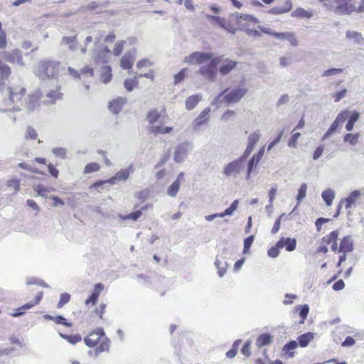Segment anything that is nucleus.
<instances>
[{"label":"nucleus","mask_w":364,"mask_h":364,"mask_svg":"<svg viewBox=\"0 0 364 364\" xmlns=\"http://www.w3.org/2000/svg\"><path fill=\"white\" fill-rule=\"evenodd\" d=\"M6 92L9 98V100H4V106L0 107V112L19 111L23 108H26L28 111L32 112L36 109L40 105L39 101L42 94L38 90L28 95V97L23 102H21V100L25 95V88L8 87Z\"/></svg>","instance_id":"f257e3e1"},{"label":"nucleus","mask_w":364,"mask_h":364,"mask_svg":"<svg viewBox=\"0 0 364 364\" xmlns=\"http://www.w3.org/2000/svg\"><path fill=\"white\" fill-rule=\"evenodd\" d=\"M85 345L90 348H93L100 343V345L96 347L94 350H90L88 354L90 355H95V357L98 356L103 352H109L110 348V340L105 335L102 328H97L89 335L84 338Z\"/></svg>","instance_id":"f03ea898"},{"label":"nucleus","mask_w":364,"mask_h":364,"mask_svg":"<svg viewBox=\"0 0 364 364\" xmlns=\"http://www.w3.org/2000/svg\"><path fill=\"white\" fill-rule=\"evenodd\" d=\"M60 68V63L53 60H41L36 66L34 73L41 79L56 78Z\"/></svg>","instance_id":"7ed1b4c3"},{"label":"nucleus","mask_w":364,"mask_h":364,"mask_svg":"<svg viewBox=\"0 0 364 364\" xmlns=\"http://www.w3.org/2000/svg\"><path fill=\"white\" fill-rule=\"evenodd\" d=\"M247 92V89L244 87H237L230 91L228 89H225L214 98L212 105L218 107V104L222 102L228 104L236 103L239 102Z\"/></svg>","instance_id":"20e7f679"},{"label":"nucleus","mask_w":364,"mask_h":364,"mask_svg":"<svg viewBox=\"0 0 364 364\" xmlns=\"http://www.w3.org/2000/svg\"><path fill=\"white\" fill-rule=\"evenodd\" d=\"M335 2L337 4L335 12L338 15L364 12V0H335Z\"/></svg>","instance_id":"39448f33"},{"label":"nucleus","mask_w":364,"mask_h":364,"mask_svg":"<svg viewBox=\"0 0 364 364\" xmlns=\"http://www.w3.org/2000/svg\"><path fill=\"white\" fill-rule=\"evenodd\" d=\"M247 159V156L242 154L238 159L226 164L223 173L227 177L236 178L245 170Z\"/></svg>","instance_id":"423d86ee"},{"label":"nucleus","mask_w":364,"mask_h":364,"mask_svg":"<svg viewBox=\"0 0 364 364\" xmlns=\"http://www.w3.org/2000/svg\"><path fill=\"white\" fill-rule=\"evenodd\" d=\"M231 18L235 21L238 29L245 31V32L248 28H250L252 25H255L259 23L257 18L247 14H239L236 12L232 15Z\"/></svg>","instance_id":"0eeeda50"},{"label":"nucleus","mask_w":364,"mask_h":364,"mask_svg":"<svg viewBox=\"0 0 364 364\" xmlns=\"http://www.w3.org/2000/svg\"><path fill=\"white\" fill-rule=\"evenodd\" d=\"M223 62V56L212 58L208 64L203 65L199 70L200 75L205 79L214 80L217 76V65Z\"/></svg>","instance_id":"6e6552de"},{"label":"nucleus","mask_w":364,"mask_h":364,"mask_svg":"<svg viewBox=\"0 0 364 364\" xmlns=\"http://www.w3.org/2000/svg\"><path fill=\"white\" fill-rule=\"evenodd\" d=\"M102 35L96 36L95 38V48L92 53V58L97 63H107L110 56V50L105 46L100 48L97 44L100 42Z\"/></svg>","instance_id":"1a4fd4ad"},{"label":"nucleus","mask_w":364,"mask_h":364,"mask_svg":"<svg viewBox=\"0 0 364 364\" xmlns=\"http://www.w3.org/2000/svg\"><path fill=\"white\" fill-rule=\"evenodd\" d=\"M134 171V168L132 165H130L127 168H123L115 173L114 176L108 180L104 181H97L93 184L94 187L102 186L105 183L111 184H115L117 181H124L128 179L129 175Z\"/></svg>","instance_id":"9d476101"},{"label":"nucleus","mask_w":364,"mask_h":364,"mask_svg":"<svg viewBox=\"0 0 364 364\" xmlns=\"http://www.w3.org/2000/svg\"><path fill=\"white\" fill-rule=\"evenodd\" d=\"M68 71L70 75L73 76L75 78L81 79L85 85V87L87 90L89 89L90 86L87 84V82H90V80H91L93 77V68L90 66H85L82 69L80 70V73L75 70L74 68L69 67L68 68Z\"/></svg>","instance_id":"9b49d317"},{"label":"nucleus","mask_w":364,"mask_h":364,"mask_svg":"<svg viewBox=\"0 0 364 364\" xmlns=\"http://www.w3.org/2000/svg\"><path fill=\"white\" fill-rule=\"evenodd\" d=\"M193 144L191 142L185 141L177 145L175 149L173 159L177 163H182L187 157L189 152L193 149Z\"/></svg>","instance_id":"f8f14e48"},{"label":"nucleus","mask_w":364,"mask_h":364,"mask_svg":"<svg viewBox=\"0 0 364 364\" xmlns=\"http://www.w3.org/2000/svg\"><path fill=\"white\" fill-rule=\"evenodd\" d=\"M360 196H364V188L355 190L352 191L346 198L342 199L338 205V211L335 215V217L339 214L342 203H344L346 209L348 210L351 208L353 205H355L356 201Z\"/></svg>","instance_id":"ddd939ff"},{"label":"nucleus","mask_w":364,"mask_h":364,"mask_svg":"<svg viewBox=\"0 0 364 364\" xmlns=\"http://www.w3.org/2000/svg\"><path fill=\"white\" fill-rule=\"evenodd\" d=\"M212 59V55L203 52H193L191 55L185 57L184 62L191 64H203Z\"/></svg>","instance_id":"4468645a"},{"label":"nucleus","mask_w":364,"mask_h":364,"mask_svg":"<svg viewBox=\"0 0 364 364\" xmlns=\"http://www.w3.org/2000/svg\"><path fill=\"white\" fill-rule=\"evenodd\" d=\"M261 136V132L259 129H256L251 132L247 137V144L243 154L247 157L250 156L251 152L254 150L256 144L258 142Z\"/></svg>","instance_id":"2eb2a0df"},{"label":"nucleus","mask_w":364,"mask_h":364,"mask_svg":"<svg viewBox=\"0 0 364 364\" xmlns=\"http://www.w3.org/2000/svg\"><path fill=\"white\" fill-rule=\"evenodd\" d=\"M1 55H3V58L9 63H16L19 65H23L21 51L18 49H14L9 52L0 51Z\"/></svg>","instance_id":"dca6fc26"},{"label":"nucleus","mask_w":364,"mask_h":364,"mask_svg":"<svg viewBox=\"0 0 364 364\" xmlns=\"http://www.w3.org/2000/svg\"><path fill=\"white\" fill-rule=\"evenodd\" d=\"M210 112V108L206 107L205 108L202 112L198 115V117L194 120L193 123V128L194 131H199L200 126L206 124L209 119V112Z\"/></svg>","instance_id":"f3484780"},{"label":"nucleus","mask_w":364,"mask_h":364,"mask_svg":"<svg viewBox=\"0 0 364 364\" xmlns=\"http://www.w3.org/2000/svg\"><path fill=\"white\" fill-rule=\"evenodd\" d=\"M221 65L219 72L223 75H226L230 73L237 65V62L223 57V62H220Z\"/></svg>","instance_id":"a211bd4d"},{"label":"nucleus","mask_w":364,"mask_h":364,"mask_svg":"<svg viewBox=\"0 0 364 364\" xmlns=\"http://www.w3.org/2000/svg\"><path fill=\"white\" fill-rule=\"evenodd\" d=\"M126 102L127 98L119 97L109 102V109L113 114H117L122 110V107L126 104Z\"/></svg>","instance_id":"6ab92c4d"},{"label":"nucleus","mask_w":364,"mask_h":364,"mask_svg":"<svg viewBox=\"0 0 364 364\" xmlns=\"http://www.w3.org/2000/svg\"><path fill=\"white\" fill-rule=\"evenodd\" d=\"M275 38L282 41H287L292 46L294 47L299 45L296 35L293 32H277L275 35Z\"/></svg>","instance_id":"aec40b11"},{"label":"nucleus","mask_w":364,"mask_h":364,"mask_svg":"<svg viewBox=\"0 0 364 364\" xmlns=\"http://www.w3.org/2000/svg\"><path fill=\"white\" fill-rule=\"evenodd\" d=\"M277 246L280 248L286 247L288 252H291L296 249V241L294 238L281 237L277 242Z\"/></svg>","instance_id":"412c9836"},{"label":"nucleus","mask_w":364,"mask_h":364,"mask_svg":"<svg viewBox=\"0 0 364 364\" xmlns=\"http://www.w3.org/2000/svg\"><path fill=\"white\" fill-rule=\"evenodd\" d=\"M353 250V241L350 236L344 237L341 242L338 252L341 253H348Z\"/></svg>","instance_id":"4be33fe9"},{"label":"nucleus","mask_w":364,"mask_h":364,"mask_svg":"<svg viewBox=\"0 0 364 364\" xmlns=\"http://www.w3.org/2000/svg\"><path fill=\"white\" fill-rule=\"evenodd\" d=\"M135 60V50L128 52L122 58L120 65L123 69L132 68Z\"/></svg>","instance_id":"5701e85b"},{"label":"nucleus","mask_w":364,"mask_h":364,"mask_svg":"<svg viewBox=\"0 0 364 364\" xmlns=\"http://www.w3.org/2000/svg\"><path fill=\"white\" fill-rule=\"evenodd\" d=\"M292 4L291 0H287L282 6H274L269 9L267 13L273 15H280L287 13L291 10Z\"/></svg>","instance_id":"b1692460"},{"label":"nucleus","mask_w":364,"mask_h":364,"mask_svg":"<svg viewBox=\"0 0 364 364\" xmlns=\"http://www.w3.org/2000/svg\"><path fill=\"white\" fill-rule=\"evenodd\" d=\"M298 346V343L296 341H291L284 345L282 348L283 355L286 358H291L294 357L295 352L292 351Z\"/></svg>","instance_id":"393cba45"},{"label":"nucleus","mask_w":364,"mask_h":364,"mask_svg":"<svg viewBox=\"0 0 364 364\" xmlns=\"http://www.w3.org/2000/svg\"><path fill=\"white\" fill-rule=\"evenodd\" d=\"M273 341V337L269 333H262L260 334L257 340L255 345L258 348H262L264 346L270 344Z\"/></svg>","instance_id":"a878e982"},{"label":"nucleus","mask_w":364,"mask_h":364,"mask_svg":"<svg viewBox=\"0 0 364 364\" xmlns=\"http://www.w3.org/2000/svg\"><path fill=\"white\" fill-rule=\"evenodd\" d=\"M62 97V93L60 92L59 90H50L46 94V100L44 101L45 104L50 105L54 104L57 100H60Z\"/></svg>","instance_id":"bb28decb"},{"label":"nucleus","mask_w":364,"mask_h":364,"mask_svg":"<svg viewBox=\"0 0 364 364\" xmlns=\"http://www.w3.org/2000/svg\"><path fill=\"white\" fill-rule=\"evenodd\" d=\"M202 100V95H193L187 98L186 100V108L188 110H192L196 107L198 102Z\"/></svg>","instance_id":"cd10ccee"},{"label":"nucleus","mask_w":364,"mask_h":364,"mask_svg":"<svg viewBox=\"0 0 364 364\" xmlns=\"http://www.w3.org/2000/svg\"><path fill=\"white\" fill-rule=\"evenodd\" d=\"M335 197H336V193L331 188L324 190L321 193V198L325 201L326 205H328V206H330L332 205L333 200L335 198Z\"/></svg>","instance_id":"c85d7f7f"},{"label":"nucleus","mask_w":364,"mask_h":364,"mask_svg":"<svg viewBox=\"0 0 364 364\" xmlns=\"http://www.w3.org/2000/svg\"><path fill=\"white\" fill-rule=\"evenodd\" d=\"M291 16L299 18H310L313 16V13L303 8H298L291 13Z\"/></svg>","instance_id":"c756f323"},{"label":"nucleus","mask_w":364,"mask_h":364,"mask_svg":"<svg viewBox=\"0 0 364 364\" xmlns=\"http://www.w3.org/2000/svg\"><path fill=\"white\" fill-rule=\"evenodd\" d=\"M61 44L68 45L69 49L72 51H75L77 49V41L76 36L67 37L64 36L62 39Z\"/></svg>","instance_id":"7c9ffc66"},{"label":"nucleus","mask_w":364,"mask_h":364,"mask_svg":"<svg viewBox=\"0 0 364 364\" xmlns=\"http://www.w3.org/2000/svg\"><path fill=\"white\" fill-rule=\"evenodd\" d=\"M215 266L218 269V274L219 277H223L226 273L227 268L228 267L227 261H221L219 258H216L215 261Z\"/></svg>","instance_id":"2f4dec72"},{"label":"nucleus","mask_w":364,"mask_h":364,"mask_svg":"<svg viewBox=\"0 0 364 364\" xmlns=\"http://www.w3.org/2000/svg\"><path fill=\"white\" fill-rule=\"evenodd\" d=\"M146 207H143L141 210L134 211L131 213H129L127 215H122L119 214V218L122 220H132L133 221H136L142 215V210H145Z\"/></svg>","instance_id":"473e14b6"},{"label":"nucleus","mask_w":364,"mask_h":364,"mask_svg":"<svg viewBox=\"0 0 364 364\" xmlns=\"http://www.w3.org/2000/svg\"><path fill=\"white\" fill-rule=\"evenodd\" d=\"M43 318L47 320H53L58 324H62L68 327L72 326V323L67 322L66 319L63 316H53L48 314H46L43 316Z\"/></svg>","instance_id":"72a5a7b5"},{"label":"nucleus","mask_w":364,"mask_h":364,"mask_svg":"<svg viewBox=\"0 0 364 364\" xmlns=\"http://www.w3.org/2000/svg\"><path fill=\"white\" fill-rule=\"evenodd\" d=\"M314 338V333L311 332H308L306 333H304L298 337V341L301 347H306L308 346L309 342L313 340Z\"/></svg>","instance_id":"f704fd0d"},{"label":"nucleus","mask_w":364,"mask_h":364,"mask_svg":"<svg viewBox=\"0 0 364 364\" xmlns=\"http://www.w3.org/2000/svg\"><path fill=\"white\" fill-rule=\"evenodd\" d=\"M112 76V69L109 66H104L102 68L101 80L104 83L110 82Z\"/></svg>","instance_id":"c9c22d12"},{"label":"nucleus","mask_w":364,"mask_h":364,"mask_svg":"<svg viewBox=\"0 0 364 364\" xmlns=\"http://www.w3.org/2000/svg\"><path fill=\"white\" fill-rule=\"evenodd\" d=\"M306 190H307L306 183H302L298 190V194L296 196L297 204L295 206V208L293 209V211H294L296 210V208L299 205V203L306 197Z\"/></svg>","instance_id":"e433bc0d"},{"label":"nucleus","mask_w":364,"mask_h":364,"mask_svg":"<svg viewBox=\"0 0 364 364\" xmlns=\"http://www.w3.org/2000/svg\"><path fill=\"white\" fill-rule=\"evenodd\" d=\"M172 129L171 127H162L159 125H151L149 127V131L154 134H167L171 132Z\"/></svg>","instance_id":"4c0bfd02"},{"label":"nucleus","mask_w":364,"mask_h":364,"mask_svg":"<svg viewBox=\"0 0 364 364\" xmlns=\"http://www.w3.org/2000/svg\"><path fill=\"white\" fill-rule=\"evenodd\" d=\"M360 138V134H346L343 136V141L349 143L352 146H355L358 144Z\"/></svg>","instance_id":"58836bf2"},{"label":"nucleus","mask_w":364,"mask_h":364,"mask_svg":"<svg viewBox=\"0 0 364 364\" xmlns=\"http://www.w3.org/2000/svg\"><path fill=\"white\" fill-rule=\"evenodd\" d=\"M238 205L239 200L236 199L231 203L229 208L221 213L223 218L225 216H232L233 213L237 209Z\"/></svg>","instance_id":"ea45409f"},{"label":"nucleus","mask_w":364,"mask_h":364,"mask_svg":"<svg viewBox=\"0 0 364 364\" xmlns=\"http://www.w3.org/2000/svg\"><path fill=\"white\" fill-rule=\"evenodd\" d=\"M338 230L332 231L330 234H328L323 237L322 243H324L326 245L332 244L334 240H338Z\"/></svg>","instance_id":"a19ab883"},{"label":"nucleus","mask_w":364,"mask_h":364,"mask_svg":"<svg viewBox=\"0 0 364 364\" xmlns=\"http://www.w3.org/2000/svg\"><path fill=\"white\" fill-rule=\"evenodd\" d=\"M160 114L156 109L151 110L147 115V120L151 125H156L155 124L159 120Z\"/></svg>","instance_id":"79ce46f5"},{"label":"nucleus","mask_w":364,"mask_h":364,"mask_svg":"<svg viewBox=\"0 0 364 364\" xmlns=\"http://www.w3.org/2000/svg\"><path fill=\"white\" fill-rule=\"evenodd\" d=\"M59 335L61 338L65 339L68 343H70L73 345L76 344L77 343L80 341L82 339L81 336L78 334L69 336V335H66V334L60 333Z\"/></svg>","instance_id":"37998d69"},{"label":"nucleus","mask_w":364,"mask_h":364,"mask_svg":"<svg viewBox=\"0 0 364 364\" xmlns=\"http://www.w3.org/2000/svg\"><path fill=\"white\" fill-rule=\"evenodd\" d=\"M6 186L10 188H13L15 193L20 191V180L12 177L6 181Z\"/></svg>","instance_id":"c03bdc74"},{"label":"nucleus","mask_w":364,"mask_h":364,"mask_svg":"<svg viewBox=\"0 0 364 364\" xmlns=\"http://www.w3.org/2000/svg\"><path fill=\"white\" fill-rule=\"evenodd\" d=\"M258 164H256V159L253 157H252L247 164H246L247 169H246V179L248 181L250 178V175L252 171L255 168L257 167Z\"/></svg>","instance_id":"a18cd8bd"},{"label":"nucleus","mask_w":364,"mask_h":364,"mask_svg":"<svg viewBox=\"0 0 364 364\" xmlns=\"http://www.w3.org/2000/svg\"><path fill=\"white\" fill-rule=\"evenodd\" d=\"M139 84L136 76L133 79H126L124 82V86L128 92H131Z\"/></svg>","instance_id":"49530a36"},{"label":"nucleus","mask_w":364,"mask_h":364,"mask_svg":"<svg viewBox=\"0 0 364 364\" xmlns=\"http://www.w3.org/2000/svg\"><path fill=\"white\" fill-rule=\"evenodd\" d=\"M181 184L178 181H173L167 189V194L171 197H175L178 193Z\"/></svg>","instance_id":"de8ad7c7"},{"label":"nucleus","mask_w":364,"mask_h":364,"mask_svg":"<svg viewBox=\"0 0 364 364\" xmlns=\"http://www.w3.org/2000/svg\"><path fill=\"white\" fill-rule=\"evenodd\" d=\"M346 38L353 39L355 42L360 44L363 41L361 34L356 31H348L346 33Z\"/></svg>","instance_id":"09e8293b"},{"label":"nucleus","mask_w":364,"mask_h":364,"mask_svg":"<svg viewBox=\"0 0 364 364\" xmlns=\"http://www.w3.org/2000/svg\"><path fill=\"white\" fill-rule=\"evenodd\" d=\"M52 153L56 156L61 159H65L67 155V149L64 147H54Z\"/></svg>","instance_id":"8fccbe9b"},{"label":"nucleus","mask_w":364,"mask_h":364,"mask_svg":"<svg viewBox=\"0 0 364 364\" xmlns=\"http://www.w3.org/2000/svg\"><path fill=\"white\" fill-rule=\"evenodd\" d=\"M296 310H299V316L302 318L301 323H304V321L307 317V315L309 311V306L307 304H304L303 306H296Z\"/></svg>","instance_id":"3c124183"},{"label":"nucleus","mask_w":364,"mask_h":364,"mask_svg":"<svg viewBox=\"0 0 364 364\" xmlns=\"http://www.w3.org/2000/svg\"><path fill=\"white\" fill-rule=\"evenodd\" d=\"M100 168V166L96 163V162H93V163H90L88 164H87L84 168V173H93V172H96L97 171H99Z\"/></svg>","instance_id":"603ef678"},{"label":"nucleus","mask_w":364,"mask_h":364,"mask_svg":"<svg viewBox=\"0 0 364 364\" xmlns=\"http://www.w3.org/2000/svg\"><path fill=\"white\" fill-rule=\"evenodd\" d=\"M34 190L39 196L47 197L48 193L50 192V189L43 186V185H38L34 187Z\"/></svg>","instance_id":"864d4df0"},{"label":"nucleus","mask_w":364,"mask_h":364,"mask_svg":"<svg viewBox=\"0 0 364 364\" xmlns=\"http://www.w3.org/2000/svg\"><path fill=\"white\" fill-rule=\"evenodd\" d=\"M70 300V295L68 293H62L60 296V301L58 304V308H62Z\"/></svg>","instance_id":"5fc2aeb1"},{"label":"nucleus","mask_w":364,"mask_h":364,"mask_svg":"<svg viewBox=\"0 0 364 364\" xmlns=\"http://www.w3.org/2000/svg\"><path fill=\"white\" fill-rule=\"evenodd\" d=\"M124 44L125 41H119L115 44L113 50V53L114 55L118 56L122 53L124 47Z\"/></svg>","instance_id":"6e6d98bb"},{"label":"nucleus","mask_w":364,"mask_h":364,"mask_svg":"<svg viewBox=\"0 0 364 364\" xmlns=\"http://www.w3.org/2000/svg\"><path fill=\"white\" fill-rule=\"evenodd\" d=\"M301 134L299 132L293 133L291 139L288 141V146L291 148H296L297 140L300 137Z\"/></svg>","instance_id":"4d7b16f0"},{"label":"nucleus","mask_w":364,"mask_h":364,"mask_svg":"<svg viewBox=\"0 0 364 364\" xmlns=\"http://www.w3.org/2000/svg\"><path fill=\"white\" fill-rule=\"evenodd\" d=\"M292 57L291 55L282 56L279 58V64L282 67H287L291 64Z\"/></svg>","instance_id":"13d9d810"},{"label":"nucleus","mask_w":364,"mask_h":364,"mask_svg":"<svg viewBox=\"0 0 364 364\" xmlns=\"http://www.w3.org/2000/svg\"><path fill=\"white\" fill-rule=\"evenodd\" d=\"M283 216H286V214L285 213H283L282 214L277 220L276 221L274 222V225H273V228L272 229V234H276L279 228H280V224H281V221L283 219Z\"/></svg>","instance_id":"bf43d9fd"},{"label":"nucleus","mask_w":364,"mask_h":364,"mask_svg":"<svg viewBox=\"0 0 364 364\" xmlns=\"http://www.w3.org/2000/svg\"><path fill=\"white\" fill-rule=\"evenodd\" d=\"M253 240H254V236L253 235H251V236H249L247 237V238L245 239L244 240V248H243V252L244 253H247L249 250V249L250 248L252 242H253Z\"/></svg>","instance_id":"052dcab7"},{"label":"nucleus","mask_w":364,"mask_h":364,"mask_svg":"<svg viewBox=\"0 0 364 364\" xmlns=\"http://www.w3.org/2000/svg\"><path fill=\"white\" fill-rule=\"evenodd\" d=\"M342 72H343V70L341 68H331V69L325 70L322 73L321 76L322 77H328V76L334 75L336 74L341 73Z\"/></svg>","instance_id":"680f3d73"},{"label":"nucleus","mask_w":364,"mask_h":364,"mask_svg":"<svg viewBox=\"0 0 364 364\" xmlns=\"http://www.w3.org/2000/svg\"><path fill=\"white\" fill-rule=\"evenodd\" d=\"M348 117H349L348 111H342L337 115L336 120L338 122H339L340 124H342L348 118Z\"/></svg>","instance_id":"e2e57ef3"},{"label":"nucleus","mask_w":364,"mask_h":364,"mask_svg":"<svg viewBox=\"0 0 364 364\" xmlns=\"http://www.w3.org/2000/svg\"><path fill=\"white\" fill-rule=\"evenodd\" d=\"M187 71H188L187 68H183L178 74H176L174 76L175 84L180 82L181 81H182L184 79Z\"/></svg>","instance_id":"0e129e2a"},{"label":"nucleus","mask_w":364,"mask_h":364,"mask_svg":"<svg viewBox=\"0 0 364 364\" xmlns=\"http://www.w3.org/2000/svg\"><path fill=\"white\" fill-rule=\"evenodd\" d=\"M346 92H347V90L344 88L342 90L333 94V97L334 98V101L336 102H339L341 100H342L343 98H344L346 97Z\"/></svg>","instance_id":"69168bd1"},{"label":"nucleus","mask_w":364,"mask_h":364,"mask_svg":"<svg viewBox=\"0 0 364 364\" xmlns=\"http://www.w3.org/2000/svg\"><path fill=\"white\" fill-rule=\"evenodd\" d=\"M279 249L281 248L278 247L277 245L275 247H271L270 249L268 250V256L272 258L277 257L279 255Z\"/></svg>","instance_id":"338daca9"},{"label":"nucleus","mask_w":364,"mask_h":364,"mask_svg":"<svg viewBox=\"0 0 364 364\" xmlns=\"http://www.w3.org/2000/svg\"><path fill=\"white\" fill-rule=\"evenodd\" d=\"M235 115V112L233 110L228 109L226 112L223 113V114L221 117V119L228 122V120L233 118Z\"/></svg>","instance_id":"774afa93"}]
</instances>
